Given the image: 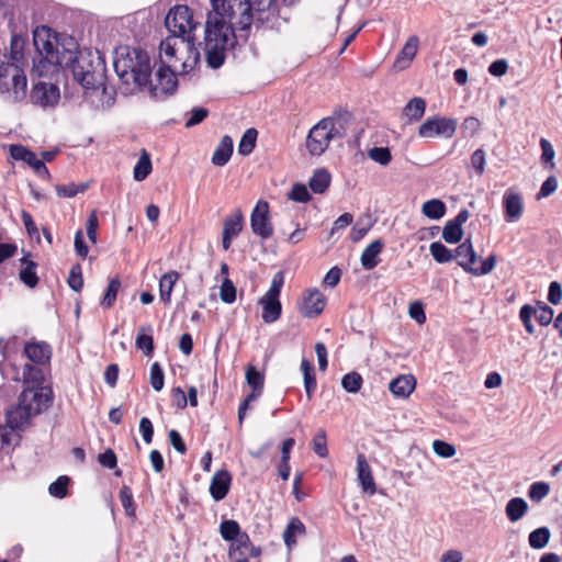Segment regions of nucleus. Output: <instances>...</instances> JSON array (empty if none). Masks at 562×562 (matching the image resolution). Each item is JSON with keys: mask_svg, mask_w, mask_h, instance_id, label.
Returning a JSON list of instances; mask_svg holds the SVG:
<instances>
[{"mask_svg": "<svg viewBox=\"0 0 562 562\" xmlns=\"http://www.w3.org/2000/svg\"><path fill=\"white\" fill-rule=\"evenodd\" d=\"M330 173L324 169H316L308 181L311 190L316 194L324 193L330 184Z\"/></svg>", "mask_w": 562, "mask_h": 562, "instance_id": "7c9ffc66", "label": "nucleus"}, {"mask_svg": "<svg viewBox=\"0 0 562 562\" xmlns=\"http://www.w3.org/2000/svg\"><path fill=\"white\" fill-rule=\"evenodd\" d=\"M429 250L434 259L439 263L450 262L454 259L453 251L447 248L440 241L431 243Z\"/></svg>", "mask_w": 562, "mask_h": 562, "instance_id": "a19ab883", "label": "nucleus"}, {"mask_svg": "<svg viewBox=\"0 0 562 562\" xmlns=\"http://www.w3.org/2000/svg\"><path fill=\"white\" fill-rule=\"evenodd\" d=\"M240 527L236 520H224L220 525V533L226 541H233L240 533Z\"/></svg>", "mask_w": 562, "mask_h": 562, "instance_id": "a18cd8bd", "label": "nucleus"}, {"mask_svg": "<svg viewBox=\"0 0 562 562\" xmlns=\"http://www.w3.org/2000/svg\"><path fill=\"white\" fill-rule=\"evenodd\" d=\"M485 151L481 148L476 149L471 156V165L479 176L485 170Z\"/></svg>", "mask_w": 562, "mask_h": 562, "instance_id": "0e129e2a", "label": "nucleus"}, {"mask_svg": "<svg viewBox=\"0 0 562 562\" xmlns=\"http://www.w3.org/2000/svg\"><path fill=\"white\" fill-rule=\"evenodd\" d=\"M383 247V241L375 239L363 249L360 258L363 269L372 270L379 265V255L382 252Z\"/></svg>", "mask_w": 562, "mask_h": 562, "instance_id": "b1692460", "label": "nucleus"}, {"mask_svg": "<svg viewBox=\"0 0 562 562\" xmlns=\"http://www.w3.org/2000/svg\"><path fill=\"white\" fill-rule=\"evenodd\" d=\"M165 25L170 35L187 38L194 35L198 23L193 21V12L188 5H176L166 15Z\"/></svg>", "mask_w": 562, "mask_h": 562, "instance_id": "9d476101", "label": "nucleus"}, {"mask_svg": "<svg viewBox=\"0 0 562 562\" xmlns=\"http://www.w3.org/2000/svg\"><path fill=\"white\" fill-rule=\"evenodd\" d=\"M283 284H284V274L282 271H278L277 273L273 274L270 288L263 296L279 299V295L281 293V289H282Z\"/></svg>", "mask_w": 562, "mask_h": 562, "instance_id": "052dcab7", "label": "nucleus"}, {"mask_svg": "<svg viewBox=\"0 0 562 562\" xmlns=\"http://www.w3.org/2000/svg\"><path fill=\"white\" fill-rule=\"evenodd\" d=\"M313 451L321 458L328 456L326 432L324 429H319L313 439Z\"/></svg>", "mask_w": 562, "mask_h": 562, "instance_id": "6e6d98bb", "label": "nucleus"}, {"mask_svg": "<svg viewBox=\"0 0 562 562\" xmlns=\"http://www.w3.org/2000/svg\"><path fill=\"white\" fill-rule=\"evenodd\" d=\"M259 304L262 305L261 317L265 323L271 324L280 318L282 305L279 299L262 296Z\"/></svg>", "mask_w": 562, "mask_h": 562, "instance_id": "393cba45", "label": "nucleus"}, {"mask_svg": "<svg viewBox=\"0 0 562 562\" xmlns=\"http://www.w3.org/2000/svg\"><path fill=\"white\" fill-rule=\"evenodd\" d=\"M53 400V392L48 387H27L19 396L16 406L8 409L7 424L13 430H24L32 417L46 409Z\"/></svg>", "mask_w": 562, "mask_h": 562, "instance_id": "39448f33", "label": "nucleus"}, {"mask_svg": "<svg viewBox=\"0 0 562 562\" xmlns=\"http://www.w3.org/2000/svg\"><path fill=\"white\" fill-rule=\"evenodd\" d=\"M68 285L76 292H79L83 286V279L81 273V267L79 263L74 265L70 269L68 277Z\"/></svg>", "mask_w": 562, "mask_h": 562, "instance_id": "4d7b16f0", "label": "nucleus"}, {"mask_svg": "<svg viewBox=\"0 0 562 562\" xmlns=\"http://www.w3.org/2000/svg\"><path fill=\"white\" fill-rule=\"evenodd\" d=\"M418 49V37L417 36H411L407 42L405 43L404 47L398 53L396 60H395V67L398 69H405L408 67L413 58L416 56Z\"/></svg>", "mask_w": 562, "mask_h": 562, "instance_id": "a878e982", "label": "nucleus"}, {"mask_svg": "<svg viewBox=\"0 0 562 562\" xmlns=\"http://www.w3.org/2000/svg\"><path fill=\"white\" fill-rule=\"evenodd\" d=\"M72 36H52L50 30L46 26L36 29L33 34V42L38 53L47 63L54 66H60L64 60V54L68 52L67 40Z\"/></svg>", "mask_w": 562, "mask_h": 562, "instance_id": "0eeeda50", "label": "nucleus"}, {"mask_svg": "<svg viewBox=\"0 0 562 562\" xmlns=\"http://www.w3.org/2000/svg\"><path fill=\"white\" fill-rule=\"evenodd\" d=\"M458 126L456 119L434 116L427 119L418 128V135L423 138H432L435 136H441L450 138L454 135Z\"/></svg>", "mask_w": 562, "mask_h": 562, "instance_id": "9b49d317", "label": "nucleus"}, {"mask_svg": "<svg viewBox=\"0 0 562 562\" xmlns=\"http://www.w3.org/2000/svg\"><path fill=\"white\" fill-rule=\"evenodd\" d=\"M27 79L20 67L0 60V92H12L13 100L20 102L26 97Z\"/></svg>", "mask_w": 562, "mask_h": 562, "instance_id": "6e6552de", "label": "nucleus"}, {"mask_svg": "<svg viewBox=\"0 0 562 562\" xmlns=\"http://www.w3.org/2000/svg\"><path fill=\"white\" fill-rule=\"evenodd\" d=\"M470 213L467 209L461 210L458 215L448 221L442 229V238L448 244H458L463 237L462 225L468 221Z\"/></svg>", "mask_w": 562, "mask_h": 562, "instance_id": "dca6fc26", "label": "nucleus"}, {"mask_svg": "<svg viewBox=\"0 0 562 562\" xmlns=\"http://www.w3.org/2000/svg\"><path fill=\"white\" fill-rule=\"evenodd\" d=\"M357 473L363 492L368 493L369 495H374L376 492V485L372 475L371 468L363 453H359L357 456Z\"/></svg>", "mask_w": 562, "mask_h": 562, "instance_id": "aec40b11", "label": "nucleus"}, {"mask_svg": "<svg viewBox=\"0 0 562 562\" xmlns=\"http://www.w3.org/2000/svg\"><path fill=\"white\" fill-rule=\"evenodd\" d=\"M179 74V68L160 66L156 72L158 87L161 92L172 94L177 90L178 81L176 74Z\"/></svg>", "mask_w": 562, "mask_h": 562, "instance_id": "4be33fe9", "label": "nucleus"}, {"mask_svg": "<svg viewBox=\"0 0 562 562\" xmlns=\"http://www.w3.org/2000/svg\"><path fill=\"white\" fill-rule=\"evenodd\" d=\"M435 453L441 458H452L456 454V447L442 440H435L432 442Z\"/></svg>", "mask_w": 562, "mask_h": 562, "instance_id": "680f3d73", "label": "nucleus"}, {"mask_svg": "<svg viewBox=\"0 0 562 562\" xmlns=\"http://www.w3.org/2000/svg\"><path fill=\"white\" fill-rule=\"evenodd\" d=\"M301 370L303 372L306 396L311 400L317 385L314 367L307 359L303 358L301 361Z\"/></svg>", "mask_w": 562, "mask_h": 562, "instance_id": "72a5a7b5", "label": "nucleus"}, {"mask_svg": "<svg viewBox=\"0 0 562 562\" xmlns=\"http://www.w3.org/2000/svg\"><path fill=\"white\" fill-rule=\"evenodd\" d=\"M306 296L303 299V303L300 307L301 314L304 317L313 318L318 316L325 308L326 297L317 289L308 290Z\"/></svg>", "mask_w": 562, "mask_h": 562, "instance_id": "2eb2a0df", "label": "nucleus"}, {"mask_svg": "<svg viewBox=\"0 0 562 562\" xmlns=\"http://www.w3.org/2000/svg\"><path fill=\"white\" fill-rule=\"evenodd\" d=\"M553 314L554 312L550 306L543 303H539L538 310H536L535 313V317L541 326H548L553 321Z\"/></svg>", "mask_w": 562, "mask_h": 562, "instance_id": "13d9d810", "label": "nucleus"}, {"mask_svg": "<svg viewBox=\"0 0 562 562\" xmlns=\"http://www.w3.org/2000/svg\"><path fill=\"white\" fill-rule=\"evenodd\" d=\"M362 376L356 371L345 374L341 379L342 387L349 393L359 392L362 386Z\"/></svg>", "mask_w": 562, "mask_h": 562, "instance_id": "c03bdc74", "label": "nucleus"}, {"mask_svg": "<svg viewBox=\"0 0 562 562\" xmlns=\"http://www.w3.org/2000/svg\"><path fill=\"white\" fill-rule=\"evenodd\" d=\"M209 115V110L202 106L193 108L190 119L186 122V127H193L200 124Z\"/></svg>", "mask_w": 562, "mask_h": 562, "instance_id": "e2e57ef3", "label": "nucleus"}, {"mask_svg": "<svg viewBox=\"0 0 562 562\" xmlns=\"http://www.w3.org/2000/svg\"><path fill=\"white\" fill-rule=\"evenodd\" d=\"M540 147L542 150V154H541L542 162H544V164L550 162L551 164L550 168H553L554 167L553 158H554L555 153H554V149H553L551 143L546 138H541Z\"/></svg>", "mask_w": 562, "mask_h": 562, "instance_id": "69168bd1", "label": "nucleus"}, {"mask_svg": "<svg viewBox=\"0 0 562 562\" xmlns=\"http://www.w3.org/2000/svg\"><path fill=\"white\" fill-rule=\"evenodd\" d=\"M179 279V273L177 271H169L165 273L159 281V294L160 300L169 304L171 300V292L173 290V286Z\"/></svg>", "mask_w": 562, "mask_h": 562, "instance_id": "473e14b6", "label": "nucleus"}, {"mask_svg": "<svg viewBox=\"0 0 562 562\" xmlns=\"http://www.w3.org/2000/svg\"><path fill=\"white\" fill-rule=\"evenodd\" d=\"M10 155L14 160L24 161L33 169L35 168V164L40 161L36 154L23 145H11Z\"/></svg>", "mask_w": 562, "mask_h": 562, "instance_id": "c9c22d12", "label": "nucleus"}, {"mask_svg": "<svg viewBox=\"0 0 562 562\" xmlns=\"http://www.w3.org/2000/svg\"><path fill=\"white\" fill-rule=\"evenodd\" d=\"M120 288H121L120 279L117 277L111 279L108 284L106 291L103 295V299L101 301V305L106 308L112 307L116 300V295H117Z\"/></svg>", "mask_w": 562, "mask_h": 562, "instance_id": "37998d69", "label": "nucleus"}, {"mask_svg": "<svg viewBox=\"0 0 562 562\" xmlns=\"http://www.w3.org/2000/svg\"><path fill=\"white\" fill-rule=\"evenodd\" d=\"M503 206L506 222H517L524 211L522 198L512 189L505 191L503 195Z\"/></svg>", "mask_w": 562, "mask_h": 562, "instance_id": "a211bd4d", "label": "nucleus"}, {"mask_svg": "<svg viewBox=\"0 0 562 562\" xmlns=\"http://www.w3.org/2000/svg\"><path fill=\"white\" fill-rule=\"evenodd\" d=\"M120 499L122 503V506L125 509V513L130 517L135 516V506H134V499H133V493L132 490L127 485H123L120 491Z\"/></svg>", "mask_w": 562, "mask_h": 562, "instance_id": "603ef678", "label": "nucleus"}, {"mask_svg": "<svg viewBox=\"0 0 562 562\" xmlns=\"http://www.w3.org/2000/svg\"><path fill=\"white\" fill-rule=\"evenodd\" d=\"M426 101L420 97L411 99L403 109V116L407 123L418 122L425 114Z\"/></svg>", "mask_w": 562, "mask_h": 562, "instance_id": "cd10ccee", "label": "nucleus"}, {"mask_svg": "<svg viewBox=\"0 0 562 562\" xmlns=\"http://www.w3.org/2000/svg\"><path fill=\"white\" fill-rule=\"evenodd\" d=\"M408 314L418 324H424L426 322V314L424 311V305L418 301L412 302L409 304Z\"/></svg>", "mask_w": 562, "mask_h": 562, "instance_id": "338daca9", "label": "nucleus"}, {"mask_svg": "<svg viewBox=\"0 0 562 562\" xmlns=\"http://www.w3.org/2000/svg\"><path fill=\"white\" fill-rule=\"evenodd\" d=\"M232 484V475L227 470H218L214 473L211 484L210 494L214 501L220 502L226 497Z\"/></svg>", "mask_w": 562, "mask_h": 562, "instance_id": "6ab92c4d", "label": "nucleus"}, {"mask_svg": "<svg viewBox=\"0 0 562 562\" xmlns=\"http://www.w3.org/2000/svg\"><path fill=\"white\" fill-rule=\"evenodd\" d=\"M233 146L232 137L228 135L223 136L212 156V164L218 167L225 166L233 154Z\"/></svg>", "mask_w": 562, "mask_h": 562, "instance_id": "bb28decb", "label": "nucleus"}, {"mask_svg": "<svg viewBox=\"0 0 562 562\" xmlns=\"http://www.w3.org/2000/svg\"><path fill=\"white\" fill-rule=\"evenodd\" d=\"M31 102L43 109L54 108L60 99L59 88L54 83L40 81L32 88Z\"/></svg>", "mask_w": 562, "mask_h": 562, "instance_id": "ddd939ff", "label": "nucleus"}, {"mask_svg": "<svg viewBox=\"0 0 562 562\" xmlns=\"http://www.w3.org/2000/svg\"><path fill=\"white\" fill-rule=\"evenodd\" d=\"M416 379L412 374L400 375L390 382L389 389L396 397H408L415 390Z\"/></svg>", "mask_w": 562, "mask_h": 562, "instance_id": "5701e85b", "label": "nucleus"}, {"mask_svg": "<svg viewBox=\"0 0 562 562\" xmlns=\"http://www.w3.org/2000/svg\"><path fill=\"white\" fill-rule=\"evenodd\" d=\"M68 52L64 54V60L59 66L63 69H70L74 79L85 89H98L102 79V61L99 56L94 57L92 52L78 49L75 38L67 40Z\"/></svg>", "mask_w": 562, "mask_h": 562, "instance_id": "f03ea898", "label": "nucleus"}, {"mask_svg": "<svg viewBox=\"0 0 562 562\" xmlns=\"http://www.w3.org/2000/svg\"><path fill=\"white\" fill-rule=\"evenodd\" d=\"M159 59L161 66L179 68V74L191 71L200 60V53L195 47V36L181 38L169 35L159 45Z\"/></svg>", "mask_w": 562, "mask_h": 562, "instance_id": "20e7f679", "label": "nucleus"}, {"mask_svg": "<svg viewBox=\"0 0 562 562\" xmlns=\"http://www.w3.org/2000/svg\"><path fill=\"white\" fill-rule=\"evenodd\" d=\"M550 492V486L546 482H535L530 485L528 491V496L533 502H540Z\"/></svg>", "mask_w": 562, "mask_h": 562, "instance_id": "5fc2aeb1", "label": "nucleus"}, {"mask_svg": "<svg viewBox=\"0 0 562 562\" xmlns=\"http://www.w3.org/2000/svg\"><path fill=\"white\" fill-rule=\"evenodd\" d=\"M88 189V184L80 183L76 184L74 182L67 184H59L56 187V192L58 196L61 198H72L78 193L85 192Z\"/></svg>", "mask_w": 562, "mask_h": 562, "instance_id": "49530a36", "label": "nucleus"}, {"mask_svg": "<svg viewBox=\"0 0 562 562\" xmlns=\"http://www.w3.org/2000/svg\"><path fill=\"white\" fill-rule=\"evenodd\" d=\"M290 200H293L295 202L300 203H306L311 200V194L306 188V186L302 183H295L288 194Z\"/></svg>", "mask_w": 562, "mask_h": 562, "instance_id": "bf43d9fd", "label": "nucleus"}, {"mask_svg": "<svg viewBox=\"0 0 562 562\" xmlns=\"http://www.w3.org/2000/svg\"><path fill=\"white\" fill-rule=\"evenodd\" d=\"M45 370L33 364H25L23 368V380L26 383L41 385L45 381Z\"/></svg>", "mask_w": 562, "mask_h": 562, "instance_id": "79ce46f5", "label": "nucleus"}, {"mask_svg": "<svg viewBox=\"0 0 562 562\" xmlns=\"http://www.w3.org/2000/svg\"><path fill=\"white\" fill-rule=\"evenodd\" d=\"M220 297L222 302L232 304L236 300V288L233 281L228 278H224L220 286Z\"/></svg>", "mask_w": 562, "mask_h": 562, "instance_id": "09e8293b", "label": "nucleus"}, {"mask_svg": "<svg viewBox=\"0 0 562 562\" xmlns=\"http://www.w3.org/2000/svg\"><path fill=\"white\" fill-rule=\"evenodd\" d=\"M244 227V215L240 209H236L234 213L227 216L223 222L222 246L224 250H228L232 240L239 235Z\"/></svg>", "mask_w": 562, "mask_h": 562, "instance_id": "4468645a", "label": "nucleus"}, {"mask_svg": "<svg viewBox=\"0 0 562 562\" xmlns=\"http://www.w3.org/2000/svg\"><path fill=\"white\" fill-rule=\"evenodd\" d=\"M528 510V504L522 497L509 499L505 507L506 517L510 522L520 520Z\"/></svg>", "mask_w": 562, "mask_h": 562, "instance_id": "c85d7f7f", "label": "nucleus"}, {"mask_svg": "<svg viewBox=\"0 0 562 562\" xmlns=\"http://www.w3.org/2000/svg\"><path fill=\"white\" fill-rule=\"evenodd\" d=\"M21 262L26 266L19 273L20 280L26 286L34 289L38 283V277L36 274L37 263L32 260H27L25 257L21 259Z\"/></svg>", "mask_w": 562, "mask_h": 562, "instance_id": "f704fd0d", "label": "nucleus"}, {"mask_svg": "<svg viewBox=\"0 0 562 562\" xmlns=\"http://www.w3.org/2000/svg\"><path fill=\"white\" fill-rule=\"evenodd\" d=\"M550 536L551 533L549 528L539 527L529 533V546L532 549H543L548 544Z\"/></svg>", "mask_w": 562, "mask_h": 562, "instance_id": "ea45409f", "label": "nucleus"}, {"mask_svg": "<svg viewBox=\"0 0 562 562\" xmlns=\"http://www.w3.org/2000/svg\"><path fill=\"white\" fill-rule=\"evenodd\" d=\"M114 70L122 82H134L138 87H146L150 82V63L148 54L130 46H120L115 49L113 61Z\"/></svg>", "mask_w": 562, "mask_h": 562, "instance_id": "7ed1b4c3", "label": "nucleus"}, {"mask_svg": "<svg viewBox=\"0 0 562 562\" xmlns=\"http://www.w3.org/2000/svg\"><path fill=\"white\" fill-rule=\"evenodd\" d=\"M149 382L157 392L161 391L165 385L164 371L158 362H154L150 367Z\"/></svg>", "mask_w": 562, "mask_h": 562, "instance_id": "8fccbe9b", "label": "nucleus"}, {"mask_svg": "<svg viewBox=\"0 0 562 562\" xmlns=\"http://www.w3.org/2000/svg\"><path fill=\"white\" fill-rule=\"evenodd\" d=\"M153 166L149 154L144 149L142 151V155L136 162L134 170H133V177L136 181H143L145 180L149 173L151 172Z\"/></svg>", "mask_w": 562, "mask_h": 562, "instance_id": "e433bc0d", "label": "nucleus"}, {"mask_svg": "<svg viewBox=\"0 0 562 562\" xmlns=\"http://www.w3.org/2000/svg\"><path fill=\"white\" fill-rule=\"evenodd\" d=\"M24 352L35 364H47L52 358V348L45 341L27 342L24 347Z\"/></svg>", "mask_w": 562, "mask_h": 562, "instance_id": "412c9836", "label": "nucleus"}, {"mask_svg": "<svg viewBox=\"0 0 562 562\" xmlns=\"http://www.w3.org/2000/svg\"><path fill=\"white\" fill-rule=\"evenodd\" d=\"M342 126H337L335 117L328 116L322 119L308 132L305 146L312 156H321L335 138H342Z\"/></svg>", "mask_w": 562, "mask_h": 562, "instance_id": "423d86ee", "label": "nucleus"}, {"mask_svg": "<svg viewBox=\"0 0 562 562\" xmlns=\"http://www.w3.org/2000/svg\"><path fill=\"white\" fill-rule=\"evenodd\" d=\"M212 11L207 13L204 31V53L207 66L217 69L226 58V50L236 44L235 30L248 37L257 14L247 0H210Z\"/></svg>", "mask_w": 562, "mask_h": 562, "instance_id": "f257e3e1", "label": "nucleus"}, {"mask_svg": "<svg viewBox=\"0 0 562 562\" xmlns=\"http://www.w3.org/2000/svg\"><path fill=\"white\" fill-rule=\"evenodd\" d=\"M368 156L382 166H387L392 160V155L387 147H373L368 151Z\"/></svg>", "mask_w": 562, "mask_h": 562, "instance_id": "864d4df0", "label": "nucleus"}, {"mask_svg": "<svg viewBox=\"0 0 562 562\" xmlns=\"http://www.w3.org/2000/svg\"><path fill=\"white\" fill-rule=\"evenodd\" d=\"M257 14V27L272 23L278 14L277 0H247Z\"/></svg>", "mask_w": 562, "mask_h": 562, "instance_id": "f3484780", "label": "nucleus"}, {"mask_svg": "<svg viewBox=\"0 0 562 562\" xmlns=\"http://www.w3.org/2000/svg\"><path fill=\"white\" fill-rule=\"evenodd\" d=\"M250 227L252 233L262 239H268L273 235L268 202L263 200L257 202L250 215Z\"/></svg>", "mask_w": 562, "mask_h": 562, "instance_id": "f8f14e48", "label": "nucleus"}, {"mask_svg": "<svg viewBox=\"0 0 562 562\" xmlns=\"http://www.w3.org/2000/svg\"><path fill=\"white\" fill-rule=\"evenodd\" d=\"M306 528L304 524L297 517H292L283 531V541L288 548H292L296 544V536L305 535Z\"/></svg>", "mask_w": 562, "mask_h": 562, "instance_id": "c756f323", "label": "nucleus"}, {"mask_svg": "<svg viewBox=\"0 0 562 562\" xmlns=\"http://www.w3.org/2000/svg\"><path fill=\"white\" fill-rule=\"evenodd\" d=\"M558 188V180L554 176H550L542 183L540 191L538 193V198H547L551 195Z\"/></svg>", "mask_w": 562, "mask_h": 562, "instance_id": "774afa93", "label": "nucleus"}, {"mask_svg": "<svg viewBox=\"0 0 562 562\" xmlns=\"http://www.w3.org/2000/svg\"><path fill=\"white\" fill-rule=\"evenodd\" d=\"M258 131L250 127L245 131L238 144V153L243 156H248L252 153L257 142Z\"/></svg>", "mask_w": 562, "mask_h": 562, "instance_id": "4c0bfd02", "label": "nucleus"}, {"mask_svg": "<svg viewBox=\"0 0 562 562\" xmlns=\"http://www.w3.org/2000/svg\"><path fill=\"white\" fill-rule=\"evenodd\" d=\"M246 381L255 391H262L265 376L256 370L254 366H248L246 370Z\"/></svg>", "mask_w": 562, "mask_h": 562, "instance_id": "3c124183", "label": "nucleus"}, {"mask_svg": "<svg viewBox=\"0 0 562 562\" xmlns=\"http://www.w3.org/2000/svg\"><path fill=\"white\" fill-rule=\"evenodd\" d=\"M446 210V204L438 199L426 201L422 207L424 215L431 220L441 218L445 215Z\"/></svg>", "mask_w": 562, "mask_h": 562, "instance_id": "58836bf2", "label": "nucleus"}, {"mask_svg": "<svg viewBox=\"0 0 562 562\" xmlns=\"http://www.w3.org/2000/svg\"><path fill=\"white\" fill-rule=\"evenodd\" d=\"M70 482V479L66 475L59 476L55 482H53L49 487L48 492L52 496L57 498H64L68 493V484Z\"/></svg>", "mask_w": 562, "mask_h": 562, "instance_id": "de8ad7c7", "label": "nucleus"}, {"mask_svg": "<svg viewBox=\"0 0 562 562\" xmlns=\"http://www.w3.org/2000/svg\"><path fill=\"white\" fill-rule=\"evenodd\" d=\"M454 252V258L459 259V266L462 267L467 272H470L474 276L487 274L494 269L496 265V256L490 255L479 266H475L476 254L470 239H465L462 244H460L456 248Z\"/></svg>", "mask_w": 562, "mask_h": 562, "instance_id": "1a4fd4ad", "label": "nucleus"}, {"mask_svg": "<svg viewBox=\"0 0 562 562\" xmlns=\"http://www.w3.org/2000/svg\"><path fill=\"white\" fill-rule=\"evenodd\" d=\"M135 346L137 349L142 350L145 356L151 357L154 353V338L151 335V327L142 326L138 329Z\"/></svg>", "mask_w": 562, "mask_h": 562, "instance_id": "2f4dec72", "label": "nucleus"}]
</instances>
